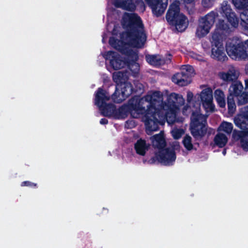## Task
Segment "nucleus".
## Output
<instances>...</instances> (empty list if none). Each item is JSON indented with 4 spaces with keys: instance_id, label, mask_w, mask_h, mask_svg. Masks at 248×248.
Here are the masks:
<instances>
[{
    "instance_id": "nucleus-32",
    "label": "nucleus",
    "mask_w": 248,
    "mask_h": 248,
    "mask_svg": "<svg viewBox=\"0 0 248 248\" xmlns=\"http://www.w3.org/2000/svg\"><path fill=\"white\" fill-rule=\"evenodd\" d=\"M127 58H124L126 62L137 61L139 58L138 53L131 49L129 52L126 55Z\"/></svg>"
},
{
    "instance_id": "nucleus-23",
    "label": "nucleus",
    "mask_w": 248,
    "mask_h": 248,
    "mask_svg": "<svg viewBox=\"0 0 248 248\" xmlns=\"http://www.w3.org/2000/svg\"><path fill=\"white\" fill-rule=\"evenodd\" d=\"M134 148L137 154L143 156L148 150L149 145L144 140L140 139L135 143Z\"/></svg>"
},
{
    "instance_id": "nucleus-26",
    "label": "nucleus",
    "mask_w": 248,
    "mask_h": 248,
    "mask_svg": "<svg viewBox=\"0 0 248 248\" xmlns=\"http://www.w3.org/2000/svg\"><path fill=\"white\" fill-rule=\"evenodd\" d=\"M126 66L131 71L134 77L138 76L139 73L140 66V64L137 62V61L126 62Z\"/></svg>"
},
{
    "instance_id": "nucleus-41",
    "label": "nucleus",
    "mask_w": 248,
    "mask_h": 248,
    "mask_svg": "<svg viewBox=\"0 0 248 248\" xmlns=\"http://www.w3.org/2000/svg\"><path fill=\"white\" fill-rule=\"evenodd\" d=\"M243 43L245 47L246 48V50H247L248 58V40L244 42L243 41Z\"/></svg>"
},
{
    "instance_id": "nucleus-19",
    "label": "nucleus",
    "mask_w": 248,
    "mask_h": 248,
    "mask_svg": "<svg viewBox=\"0 0 248 248\" xmlns=\"http://www.w3.org/2000/svg\"><path fill=\"white\" fill-rule=\"evenodd\" d=\"M200 98L202 106L204 107H210L212 111L214 110L213 106V92L211 88H208L203 90L200 94Z\"/></svg>"
},
{
    "instance_id": "nucleus-43",
    "label": "nucleus",
    "mask_w": 248,
    "mask_h": 248,
    "mask_svg": "<svg viewBox=\"0 0 248 248\" xmlns=\"http://www.w3.org/2000/svg\"><path fill=\"white\" fill-rule=\"evenodd\" d=\"M245 90H246L247 89H248V79L245 80Z\"/></svg>"
},
{
    "instance_id": "nucleus-28",
    "label": "nucleus",
    "mask_w": 248,
    "mask_h": 248,
    "mask_svg": "<svg viewBox=\"0 0 248 248\" xmlns=\"http://www.w3.org/2000/svg\"><path fill=\"white\" fill-rule=\"evenodd\" d=\"M126 78L127 77H124V74L121 72H119L116 74L113 75V80L116 83V87H118L123 82H126Z\"/></svg>"
},
{
    "instance_id": "nucleus-22",
    "label": "nucleus",
    "mask_w": 248,
    "mask_h": 248,
    "mask_svg": "<svg viewBox=\"0 0 248 248\" xmlns=\"http://www.w3.org/2000/svg\"><path fill=\"white\" fill-rule=\"evenodd\" d=\"M114 4L116 8L130 12H134L136 8L132 0H114Z\"/></svg>"
},
{
    "instance_id": "nucleus-46",
    "label": "nucleus",
    "mask_w": 248,
    "mask_h": 248,
    "mask_svg": "<svg viewBox=\"0 0 248 248\" xmlns=\"http://www.w3.org/2000/svg\"><path fill=\"white\" fill-rule=\"evenodd\" d=\"M114 31H115V30H114V29L113 30L112 34H114V35H116V33H115L114 32Z\"/></svg>"
},
{
    "instance_id": "nucleus-3",
    "label": "nucleus",
    "mask_w": 248,
    "mask_h": 248,
    "mask_svg": "<svg viewBox=\"0 0 248 248\" xmlns=\"http://www.w3.org/2000/svg\"><path fill=\"white\" fill-rule=\"evenodd\" d=\"M147 98H140L136 95L129 100L127 104H124L116 108L115 119H124L129 114L135 111L138 114H143L147 112V108L150 103Z\"/></svg>"
},
{
    "instance_id": "nucleus-24",
    "label": "nucleus",
    "mask_w": 248,
    "mask_h": 248,
    "mask_svg": "<svg viewBox=\"0 0 248 248\" xmlns=\"http://www.w3.org/2000/svg\"><path fill=\"white\" fill-rule=\"evenodd\" d=\"M214 141L217 146L219 148H223L228 142V138L225 134L218 133L215 136Z\"/></svg>"
},
{
    "instance_id": "nucleus-30",
    "label": "nucleus",
    "mask_w": 248,
    "mask_h": 248,
    "mask_svg": "<svg viewBox=\"0 0 248 248\" xmlns=\"http://www.w3.org/2000/svg\"><path fill=\"white\" fill-rule=\"evenodd\" d=\"M233 129V125L232 123L223 122L218 127V130L223 131L227 134H230Z\"/></svg>"
},
{
    "instance_id": "nucleus-25",
    "label": "nucleus",
    "mask_w": 248,
    "mask_h": 248,
    "mask_svg": "<svg viewBox=\"0 0 248 248\" xmlns=\"http://www.w3.org/2000/svg\"><path fill=\"white\" fill-rule=\"evenodd\" d=\"M214 96L218 105L220 108H224L226 105L224 92L220 89H217L215 91Z\"/></svg>"
},
{
    "instance_id": "nucleus-35",
    "label": "nucleus",
    "mask_w": 248,
    "mask_h": 248,
    "mask_svg": "<svg viewBox=\"0 0 248 248\" xmlns=\"http://www.w3.org/2000/svg\"><path fill=\"white\" fill-rule=\"evenodd\" d=\"M183 133V129H177L172 131V135L174 139L178 140L181 137Z\"/></svg>"
},
{
    "instance_id": "nucleus-38",
    "label": "nucleus",
    "mask_w": 248,
    "mask_h": 248,
    "mask_svg": "<svg viewBox=\"0 0 248 248\" xmlns=\"http://www.w3.org/2000/svg\"><path fill=\"white\" fill-rule=\"evenodd\" d=\"M193 97V93L190 91L187 92V102L190 103L191 101V100H192Z\"/></svg>"
},
{
    "instance_id": "nucleus-33",
    "label": "nucleus",
    "mask_w": 248,
    "mask_h": 248,
    "mask_svg": "<svg viewBox=\"0 0 248 248\" xmlns=\"http://www.w3.org/2000/svg\"><path fill=\"white\" fill-rule=\"evenodd\" d=\"M134 86L133 87V93L141 94L144 91V86L142 84L140 83L139 81H134Z\"/></svg>"
},
{
    "instance_id": "nucleus-20",
    "label": "nucleus",
    "mask_w": 248,
    "mask_h": 248,
    "mask_svg": "<svg viewBox=\"0 0 248 248\" xmlns=\"http://www.w3.org/2000/svg\"><path fill=\"white\" fill-rule=\"evenodd\" d=\"M150 139L153 147L155 149H157L158 151L161 150L167 146L164 132L162 131H161L159 133L151 137Z\"/></svg>"
},
{
    "instance_id": "nucleus-14",
    "label": "nucleus",
    "mask_w": 248,
    "mask_h": 248,
    "mask_svg": "<svg viewBox=\"0 0 248 248\" xmlns=\"http://www.w3.org/2000/svg\"><path fill=\"white\" fill-rule=\"evenodd\" d=\"M248 116L239 113L234 119L236 126L242 129V131L234 130L232 138L235 140H238L248 136Z\"/></svg>"
},
{
    "instance_id": "nucleus-5",
    "label": "nucleus",
    "mask_w": 248,
    "mask_h": 248,
    "mask_svg": "<svg viewBox=\"0 0 248 248\" xmlns=\"http://www.w3.org/2000/svg\"><path fill=\"white\" fill-rule=\"evenodd\" d=\"M221 14L222 16L225 17L228 24L224 20L219 19L217 25V29L222 33H230L232 31V29L237 28L239 24V18L235 12L232 10L231 6L226 2L222 4Z\"/></svg>"
},
{
    "instance_id": "nucleus-31",
    "label": "nucleus",
    "mask_w": 248,
    "mask_h": 248,
    "mask_svg": "<svg viewBox=\"0 0 248 248\" xmlns=\"http://www.w3.org/2000/svg\"><path fill=\"white\" fill-rule=\"evenodd\" d=\"M183 144L185 148L188 151H191L193 148V145L192 143L191 137L186 134L183 138L182 141Z\"/></svg>"
},
{
    "instance_id": "nucleus-42",
    "label": "nucleus",
    "mask_w": 248,
    "mask_h": 248,
    "mask_svg": "<svg viewBox=\"0 0 248 248\" xmlns=\"http://www.w3.org/2000/svg\"><path fill=\"white\" fill-rule=\"evenodd\" d=\"M181 1H183L185 4H191L192 3L194 0H180Z\"/></svg>"
},
{
    "instance_id": "nucleus-40",
    "label": "nucleus",
    "mask_w": 248,
    "mask_h": 248,
    "mask_svg": "<svg viewBox=\"0 0 248 248\" xmlns=\"http://www.w3.org/2000/svg\"><path fill=\"white\" fill-rule=\"evenodd\" d=\"M100 124H108V120L106 118H102L100 121Z\"/></svg>"
},
{
    "instance_id": "nucleus-6",
    "label": "nucleus",
    "mask_w": 248,
    "mask_h": 248,
    "mask_svg": "<svg viewBox=\"0 0 248 248\" xmlns=\"http://www.w3.org/2000/svg\"><path fill=\"white\" fill-rule=\"evenodd\" d=\"M219 75L220 78L224 81L227 82H232L229 89V94H232L233 97H236L237 105L238 106L242 105V102L241 101L240 103L239 101L240 97L243 96L244 93H247V91H243L244 87L242 83L237 80L238 74L236 73L234 68L229 69L227 72H220Z\"/></svg>"
},
{
    "instance_id": "nucleus-39",
    "label": "nucleus",
    "mask_w": 248,
    "mask_h": 248,
    "mask_svg": "<svg viewBox=\"0 0 248 248\" xmlns=\"http://www.w3.org/2000/svg\"><path fill=\"white\" fill-rule=\"evenodd\" d=\"M240 26L243 28V30L245 31H247L248 32V21H246L245 25L240 24Z\"/></svg>"
},
{
    "instance_id": "nucleus-44",
    "label": "nucleus",
    "mask_w": 248,
    "mask_h": 248,
    "mask_svg": "<svg viewBox=\"0 0 248 248\" xmlns=\"http://www.w3.org/2000/svg\"><path fill=\"white\" fill-rule=\"evenodd\" d=\"M210 0H202V4L203 5H204V6H205V2L207 1H209Z\"/></svg>"
},
{
    "instance_id": "nucleus-29",
    "label": "nucleus",
    "mask_w": 248,
    "mask_h": 248,
    "mask_svg": "<svg viewBox=\"0 0 248 248\" xmlns=\"http://www.w3.org/2000/svg\"><path fill=\"white\" fill-rule=\"evenodd\" d=\"M241 97L242 98H240L239 101L240 103L241 101L242 102V105L248 103V92H247V93H244L243 96H241ZM240 113L242 114H246L248 115V105L247 106L242 108L240 109Z\"/></svg>"
},
{
    "instance_id": "nucleus-27",
    "label": "nucleus",
    "mask_w": 248,
    "mask_h": 248,
    "mask_svg": "<svg viewBox=\"0 0 248 248\" xmlns=\"http://www.w3.org/2000/svg\"><path fill=\"white\" fill-rule=\"evenodd\" d=\"M234 97L232 94H229L227 97V106L229 113L232 114L236 110V105Z\"/></svg>"
},
{
    "instance_id": "nucleus-47",
    "label": "nucleus",
    "mask_w": 248,
    "mask_h": 248,
    "mask_svg": "<svg viewBox=\"0 0 248 248\" xmlns=\"http://www.w3.org/2000/svg\"><path fill=\"white\" fill-rule=\"evenodd\" d=\"M246 73H247V74H248V68H247V69Z\"/></svg>"
},
{
    "instance_id": "nucleus-10",
    "label": "nucleus",
    "mask_w": 248,
    "mask_h": 248,
    "mask_svg": "<svg viewBox=\"0 0 248 248\" xmlns=\"http://www.w3.org/2000/svg\"><path fill=\"white\" fill-rule=\"evenodd\" d=\"M176 158V153L174 149L165 147L155 152V155L148 161V163L150 164H154L157 162L165 166H170L173 164Z\"/></svg>"
},
{
    "instance_id": "nucleus-15",
    "label": "nucleus",
    "mask_w": 248,
    "mask_h": 248,
    "mask_svg": "<svg viewBox=\"0 0 248 248\" xmlns=\"http://www.w3.org/2000/svg\"><path fill=\"white\" fill-rule=\"evenodd\" d=\"M133 93V87L131 83L126 81L120 86L115 87L114 93L111 95L112 101L116 103H120Z\"/></svg>"
},
{
    "instance_id": "nucleus-36",
    "label": "nucleus",
    "mask_w": 248,
    "mask_h": 248,
    "mask_svg": "<svg viewBox=\"0 0 248 248\" xmlns=\"http://www.w3.org/2000/svg\"><path fill=\"white\" fill-rule=\"evenodd\" d=\"M21 186H28L31 188H36L37 187V184L36 183H34L31 182L29 181H23L21 183Z\"/></svg>"
},
{
    "instance_id": "nucleus-12",
    "label": "nucleus",
    "mask_w": 248,
    "mask_h": 248,
    "mask_svg": "<svg viewBox=\"0 0 248 248\" xmlns=\"http://www.w3.org/2000/svg\"><path fill=\"white\" fill-rule=\"evenodd\" d=\"M193 67L190 65H183L181 72L172 77V81L180 86H185L190 83L194 76Z\"/></svg>"
},
{
    "instance_id": "nucleus-9",
    "label": "nucleus",
    "mask_w": 248,
    "mask_h": 248,
    "mask_svg": "<svg viewBox=\"0 0 248 248\" xmlns=\"http://www.w3.org/2000/svg\"><path fill=\"white\" fill-rule=\"evenodd\" d=\"M226 51L228 56L232 60L241 61L248 59V55L243 41L237 38L227 41Z\"/></svg>"
},
{
    "instance_id": "nucleus-17",
    "label": "nucleus",
    "mask_w": 248,
    "mask_h": 248,
    "mask_svg": "<svg viewBox=\"0 0 248 248\" xmlns=\"http://www.w3.org/2000/svg\"><path fill=\"white\" fill-rule=\"evenodd\" d=\"M156 17L163 15L168 6V0H145Z\"/></svg>"
},
{
    "instance_id": "nucleus-13",
    "label": "nucleus",
    "mask_w": 248,
    "mask_h": 248,
    "mask_svg": "<svg viewBox=\"0 0 248 248\" xmlns=\"http://www.w3.org/2000/svg\"><path fill=\"white\" fill-rule=\"evenodd\" d=\"M217 16L218 13L217 12L211 11L203 17H202L197 29V35L200 38L206 35L209 32Z\"/></svg>"
},
{
    "instance_id": "nucleus-45",
    "label": "nucleus",
    "mask_w": 248,
    "mask_h": 248,
    "mask_svg": "<svg viewBox=\"0 0 248 248\" xmlns=\"http://www.w3.org/2000/svg\"><path fill=\"white\" fill-rule=\"evenodd\" d=\"M226 150H224L222 152V153L224 155H225L226 154Z\"/></svg>"
},
{
    "instance_id": "nucleus-8",
    "label": "nucleus",
    "mask_w": 248,
    "mask_h": 248,
    "mask_svg": "<svg viewBox=\"0 0 248 248\" xmlns=\"http://www.w3.org/2000/svg\"><path fill=\"white\" fill-rule=\"evenodd\" d=\"M189 129L193 138L201 140L206 134L207 125L203 115L198 111H193L190 117Z\"/></svg>"
},
{
    "instance_id": "nucleus-34",
    "label": "nucleus",
    "mask_w": 248,
    "mask_h": 248,
    "mask_svg": "<svg viewBox=\"0 0 248 248\" xmlns=\"http://www.w3.org/2000/svg\"><path fill=\"white\" fill-rule=\"evenodd\" d=\"M125 44L126 43L125 42H124V44H121L117 50H118L122 54L126 56L131 49L125 46Z\"/></svg>"
},
{
    "instance_id": "nucleus-4",
    "label": "nucleus",
    "mask_w": 248,
    "mask_h": 248,
    "mask_svg": "<svg viewBox=\"0 0 248 248\" xmlns=\"http://www.w3.org/2000/svg\"><path fill=\"white\" fill-rule=\"evenodd\" d=\"M110 94L102 87H99L94 93V104L101 111V114L106 117H113L115 119L116 106L112 103H107L110 100Z\"/></svg>"
},
{
    "instance_id": "nucleus-37",
    "label": "nucleus",
    "mask_w": 248,
    "mask_h": 248,
    "mask_svg": "<svg viewBox=\"0 0 248 248\" xmlns=\"http://www.w3.org/2000/svg\"><path fill=\"white\" fill-rule=\"evenodd\" d=\"M240 146L245 151L248 150V140L246 138H243L240 140Z\"/></svg>"
},
{
    "instance_id": "nucleus-18",
    "label": "nucleus",
    "mask_w": 248,
    "mask_h": 248,
    "mask_svg": "<svg viewBox=\"0 0 248 248\" xmlns=\"http://www.w3.org/2000/svg\"><path fill=\"white\" fill-rule=\"evenodd\" d=\"M234 7L238 10H243L241 14L240 24L245 25L248 21V0H232Z\"/></svg>"
},
{
    "instance_id": "nucleus-1",
    "label": "nucleus",
    "mask_w": 248,
    "mask_h": 248,
    "mask_svg": "<svg viewBox=\"0 0 248 248\" xmlns=\"http://www.w3.org/2000/svg\"><path fill=\"white\" fill-rule=\"evenodd\" d=\"M155 102H149L147 108L144 122L146 132L151 135L154 131L159 129V125H164L166 122L173 124L176 119V101L184 100L182 96L176 93H171L167 98V101L161 102L154 99Z\"/></svg>"
},
{
    "instance_id": "nucleus-11",
    "label": "nucleus",
    "mask_w": 248,
    "mask_h": 248,
    "mask_svg": "<svg viewBox=\"0 0 248 248\" xmlns=\"http://www.w3.org/2000/svg\"><path fill=\"white\" fill-rule=\"evenodd\" d=\"M212 50L211 57L218 61L224 62L228 60L223 46L221 34L218 32H214L211 40Z\"/></svg>"
},
{
    "instance_id": "nucleus-7",
    "label": "nucleus",
    "mask_w": 248,
    "mask_h": 248,
    "mask_svg": "<svg viewBox=\"0 0 248 248\" xmlns=\"http://www.w3.org/2000/svg\"><path fill=\"white\" fill-rule=\"evenodd\" d=\"M168 23L174 26L179 31H183L187 28L186 16L180 13L179 2L175 1L170 5L166 15Z\"/></svg>"
},
{
    "instance_id": "nucleus-16",
    "label": "nucleus",
    "mask_w": 248,
    "mask_h": 248,
    "mask_svg": "<svg viewBox=\"0 0 248 248\" xmlns=\"http://www.w3.org/2000/svg\"><path fill=\"white\" fill-rule=\"evenodd\" d=\"M105 59L109 60L110 65L114 70L121 69L126 66V61L116 52L108 51Z\"/></svg>"
},
{
    "instance_id": "nucleus-21",
    "label": "nucleus",
    "mask_w": 248,
    "mask_h": 248,
    "mask_svg": "<svg viewBox=\"0 0 248 248\" xmlns=\"http://www.w3.org/2000/svg\"><path fill=\"white\" fill-rule=\"evenodd\" d=\"M168 56V60H166L156 55H148L146 56V60L151 65L156 66H160L170 62L172 56L169 54Z\"/></svg>"
},
{
    "instance_id": "nucleus-2",
    "label": "nucleus",
    "mask_w": 248,
    "mask_h": 248,
    "mask_svg": "<svg viewBox=\"0 0 248 248\" xmlns=\"http://www.w3.org/2000/svg\"><path fill=\"white\" fill-rule=\"evenodd\" d=\"M123 27L125 30L120 34L122 41L114 37L109 38V45L117 49L121 44L126 41V44L134 48H142L146 41L147 36L144 31V27L140 16L136 14L127 15L124 17L122 23Z\"/></svg>"
}]
</instances>
